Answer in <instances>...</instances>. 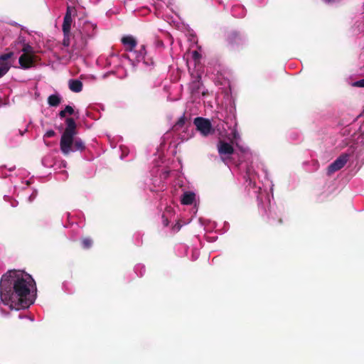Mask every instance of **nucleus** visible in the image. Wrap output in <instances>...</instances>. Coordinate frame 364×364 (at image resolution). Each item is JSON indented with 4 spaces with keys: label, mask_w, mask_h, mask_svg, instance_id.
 <instances>
[{
    "label": "nucleus",
    "mask_w": 364,
    "mask_h": 364,
    "mask_svg": "<svg viewBox=\"0 0 364 364\" xmlns=\"http://www.w3.org/2000/svg\"><path fill=\"white\" fill-rule=\"evenodd\" d=\"M93 245V240L90 237H85L81 240L82 247L85 250H88L92 247Z\"/></svg>",
    "instance_id": "16"
},
{
    "label": "nucleus",
    "mask_w": 364,
    "mask_h": 364,
    "mask_svg": "<svg viewBox=\"0 0 364 364\" xmlns=\"http://www.w3.org/2000/svg\"><path fill=\"white\" fill-rule=\"evenodd\" d=\"M68 1L72 2V1H73L74 0H68Z\"/></svg>",
    "instance_id": "28"
},
{
    "label": "nucleus",
    "mask_w": 364,
    "mask_h": 364,
    "mask_svg": "<svg viewBox=\"0 0 364 364\" xmlns=\"http://www.w3.org/2000/svg\"><path fill=\"white\" fill-rule=\"evenodd\" d=\"M61 102V98L58 95H51L48 98V103L50 106L57 107Z\"/></svg>",
    "instance_id": "15"
},
{
    "label": "nucleus",
    "mask_w": 364,
    "mask_h": 364,
    "mask_svg": "<svg viewBox=\"0 0 364 364\" xmlns=\"http://www.w3.org/2000/svg\"><path fill=\"white\" fill-rule=\"evenodd\" d=\"M21 50L23 53H26L28 55H35L33 47L27 43H25L23 45V47Z\"/></svg>",
    "instance_id": "19"
},
{
    "label": "nucleus",
    "mask_w": 364,
    "mask_h": 364,
    "mask_svg": "<svg viewBox=\"0 0 364 364\" xmlns=\"http://www.w3.org/2000/svg\"><path fill=\"white\" fill-rule=\"evenodd\" d=\"M96 25H94L91 23L87 22L85 23L82 31H79L78 33H75L74 36L75 42L72 46V50H69L68 48L70 44V33H63V39L62 44L66 48L65 49L62 48L64 52L68 53L69 54L70 58L73 55V53L76 51H80L83 50L87 46V38H92L95 34V30L96 28Z\"/></svg>",
    "instance_id": "3"
},
{
    "label": "nucleus",
    "mask_w": 364,
    "mask_h": 364,
    "mask_svg": "<svg viewBox=\"0 0 364 364\" xmlns=\"http://www.w3.org/2000/svg\"><path fill=\"white\" fill-rule=\"evenodd\" d=\"M72 22V17L64 16L63 23L62 25L63 33H70Z\"/></svg>",
    "instance_id": "14"
},
{
    "label": "nucleus",
    "mask_w": 364,
    "mask_h": 364,
    "mask_svg": "<svg viewBox=\"0 0 364 364\" xmlns=\"http://www.w3.org/2000/svg\"><path fill=\"white\" fill-rule=\"evenodd\" d=\"M218 149L221 155H230L234 152L233 146L229 143L223 141L219 142Z\"/></svg>",
    "instance_id": "10"
},
{
    "label": "nucleus",
    "mask_w": 364,
    "mask_h": 364,
    "mask_svg": "<svg viewBox=\"0 0 364 364\" xmlns=\"http://www.w3.org/2000/svg\"><path fill=\"white\" fill-rule=\"evenodd\" d=\"M55 135V132L53 130L50 129L46 132V134H44V138H51Z\"/></svg>",
    "instance_id": "21"
},
{
    "label": "nucleus",
    "mask_w": 364,
    "mask_h": 364,
    "mask_svg": "<svg viewBox=\"0 0 364 364\" xmlns=\"http://www.w3.org/2000/svg\"><path fill=\"white\" fill-rule=\"evenodd\" d=\"M192 57L195 60H198L200 58V54L198 51L194 50L192 53Z\"/></svg>",
    "instance_id": "23"
},
{
    "label": "nucleus",
    "mask_w": 364,
    "mask_h": 364,
    "mask_svg": "<svg viewBox=\"0 0 364 364\" xmlns=\"http://www.w3.org/2000/svg\"><path fill=\"white\" fill-rule=\"evenodd\" d=\"M122 43L125 47V50L127 51H132L136 46V41L132 36H124L122 38Z\"/></svg>",
    "instance_id": "11"
},
{
    "label": "nucleus",
    "mask_w": 364,
    "mask_h": 364,
    "mask_svg": "<svg viewBox=\"0 0 364 364\" xmlns=\"http://www.w3.org/2000/svg\"><path fill=\"white\" fill-rule=\"evenodd\" d=\"M185 123H186V117H185V114H183L178 119V120L176 122V123L173 125V129L174 131H178V130L181 129L184 126Z\"/></svg>",
    "instance_id": "17"
},
{
    "label": "nucleus",
    "mask_w": 364,
    "mask_h": 364,
    "mask_svg": "<svg viewBox=\"0 0 364 364\" xmlns=\"http://www.w3.org/2000/svg\"><path fill=\"white\" fill-rule=\"evenodd\" d=\"M14 52L10 51L0 55V67L6 73H8L14 62Z\"/></svg>",
    "instance_id": "7"
},
{
    "label": "nucleus",
    "mask_w": 364,
    "mask_h": 364,
    "mask_svg": "<svg viewBox=\"0 0 364 364\" xmlns=\"http://www.w3.org/2000/svg\"><path fill=\"white\" fill-rule=\"evenodd\" d=\"M203 87V83L201 82V77L200 75H197L195 78L191 82L189 85V89L191 90V93L192 95H197L200 92H202L204 95V92L201 91V88Z\"/></svg>",
    "instance_id": "9"
},
{
    "label": "nucleus",
    "mask_w": 364,
    "mask_h": 364,
    "mask_svg": "<svg viewBox=\"0 0 364 364\" xmlns=\"http://www.w3.org/2000/svg\"><path fill=\"white\" fill-rule=\"evenodd\" d=\"M82 82L79 80H70L69 81V88L75 92H80L82 90Z\"/></svg>",
    "instance_id": "13"
},
{
    "label": "nucleus",
    "mask_w": 364,
    "mask_h": 364,
    "mask_svg": "<svg viewBox=\"0 0 364 364\" xmlns=\"http://www.w3.org/2000/svg\"><path fill=\"white\" fill-rule=\"evenodd\" d=\"M349 155L347 154H342L340 155L333 163H331L327 168V174L331 176L337 171L341 170L348 162Z\"/></svg>",
    "instance_id": "6"
},
{
    "label": "nucleus",
    "mask_w": 364,
    "mask_h": 364,
    "mask_svg": "<svg viewBox=\"0 0 364 364\" xmlns=\"http://www.w3.org/2000/svg\"><path fill=\"white\" fill-rule=\"evenodd\" d=\"M38 57L36 55L23 53L19 57L18 63L21 68L26 70L33 67Z\"/></svg>",
    "instance_id": "8"
},
{
    "label": "nucleus",
    "mask_w": 364,
    "mask_h": 364,
    "mask_svg": "<svg viewBox=\"0 0 364 364\" xmlns=\"http://www.w3.org/2000/svg\"><path fill=\"white\" fill-rule=\"evenodd\" d=\"M36 282L31 276L20 270H9L0 281V298L11 309H26L33 303L30 287Z\"/></svg>",
    "instance_id": "1"
},
{
    "label": "nucleus",
    "mask_w": 364,
    "mask_h": 364,
    "mask_svg": "<svg viewBox=\"0 0 364 364\" xmlns=\"http://www.w3.org/2000/svg\"><path fill=\"white\" fill-rule=\"evenodd\" d=\"M162 219H163V223L164 225V226H168V220L167 218H166L164 215L162 216Z\"/></svg>",
    "instance_id": "25"
},
{
    "label": "nucleus",
    "mask_w": 364,
    "mask_h": 364,
    "mask_svg": "<svg viewBox=\"0 0 364 364\" xmlns=\"http://www.w3.org/2000/svg\"><path fill=\"white\" fill-rule=\"evenodd\" d=\"M193 124L196 127V129L204 136L212 134L215 132L208 119L198 117L194 119Z\"/></svg>",
    "instance_id": "5"
},
{
    "label": "nucleus",
    "mask_w": 364,
    "mask_h": 364,
    "mask_svg": "<svg viewBox=\"0 0 364 364\" xmlns=\"http://www.w3.org/2000/svg\"><path fill=\"white\" fill-rule=\"evenodd\" d=\"M76 12L75 8L74 6H71L68 5L66 9V12L65 14V17H72V15Z\"/></svg>",
    "instance_id": "20"
},
{
    "label": "nucleus",
    "mask_w": 364,
    "mask_h": 364,
    "mask_svg": "<svg viewBox=\"0 0 364 364\" xmlns=\"http://www.w3.org/2000/svg\"><path fill=\"white\" fill-rule=\"evenodd\" d=\"M353 86L358 87H364V78L353 83Z\"/></svg>",
    "instance_id": "22"
},
{
    "label": "nucleus",
    "mask_w": 364,
    "mask_h": 364,
    "mask_svg": "<svg viewBox=\"0 0 364 364\" xmlns=\"http://www.w3.org/2000/svg\"><path fill=\"white\" fill-rule=\"evenodd\" d=\"M144 53H145V51H144V46H141V49L139 50V55H137V58H139V57H143V56H144Z\"/></svg>",
    "instance_id": "24"
},
{
    "label": "nucleus",
    "mask_w": 364,
    "mask_h": 364,
    "mask_svg": "<svg viewBox=\"0 0 364 364\" xmlns=\"http://www.w3.org/2000/svg\"><path fill=\"white\" fill-rule=\"evenodd\" d=\"M232 136H233V138H234V139H237V138L239 137V134H238V133H237V130H236V129H235V130L232 132Z\"/></svg>",
    "instance_id": "26"
},
{
    "label": "nucleus",
    "mask_w": 364,
    "mask_h": 364,
    "mask_svg": "<svg viewBox=\"0 0 364 364\" xmlns=\"http://www.w3.org/2000/svg\"><path fill=\"white\" fill-rule=\"evenodd\" d=\"M73 108L70 105H67L63 110H61L59 112V116L60 118H64L66 116V114H73Z\"/></svg>",
    "instance_id": "18"
},
{
    "label": "nucleus",
    "mask_w": 364,
    "mask_h": 364,
    "mask_svg": "<svg viewBox=\"0 0 364 364\" xmlns=\"http://www.w3.org/2000/svg\"><path fill=\"white\" fill-rule=\"evenodd\" d=\"M66 127L60 141L61 152L68 156L71 152L82 151L85 149L84 141L80 138H75L77 134V125L75 119L68 117L65 119Z\"/></svg>",
    "instance_id": "2"
},
{
    "label": "nucleus",
    "mask_w": 364,
    "mask_h": 364,
    "mask_svg": "<svg viewBox=\"0 0 364 364\" xmlns=\"http://www.w3.org/2000/svg\"><path fill=\"white\" fill-rule=\"evenodd\" d=\"M278 222H279V224H282V223H283V220H282V218H279V219L278 220Z\"/></svg>",
    "instance_id": "27"
},
{
    "label": "nucleus",
    "mask_w": 364,
    "mask_h": 364,
    "mask_svg": "<svg viewBox=\"0 0 364 364\" xmlns=\"http://www.w3.org/2000/svg\"><path fill=\"white\" fill-rule=\"evenodd\" d=\"M225 38L227 46L232 50H240L245 43L243 37L237 31H228L225 33Z\"/></svg>",
    "instance_id": "4"
},
{
    "label": "nucleus",
    "mask_w": 364,
    "mask_h": 364,
    "mask_svg": "<svg viewBox=\"0 0 364 364\" xmlns=\"http://www.w3.org/2000/svg\"><path fill=\"white\" fill-rule=\"evenodd\" d=\"M196 195L193 192H186L183 194L181 202L183 205H191L195 200Z\"/></svg>",
    "instance_id": "12"
}]
</instances>
